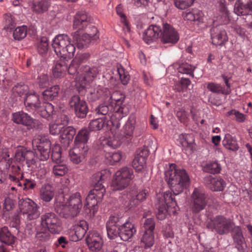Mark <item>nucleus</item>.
Here are the masks:
<instances>
[{
	"mask_svg": "<svg viewBox=\"0 0 252 252\" xmlns=\"http://www.w3.org/2000/svg\"><path fill=\"white\" fill-rule=\"evenodd\" d=\"M91 21V18L84 11L77 12L74 17L73 28L78 30L71 35L78 48H86L92 41L99 38L97 29L90 24Z\"/></svg>",
	"mask_w": 252,
	"mask_h": 252,
	"instance_id": "f257e3e1",
	"label": "nucleus"
},
{
	"mask_svg": "<svg viewBox=\"0 0 252 252\" xmlns=\"http://www.w3.org/2000/svg\"><path fill=\"white\" fill-rule=\"evenodd\" d=\"M106 171L98 172L92 175L91 180L94 188L91 190L86 198L84 206L85 213L90 218L93 217L97 211V203L103 197L105 189L102 185L103 181L108 177Z\"/></svg>",
	"mask_w": 252,
	"mask_h": 252,
	"instance_id": "f03ea898",
	"label": "nucleus"
},
{
	"mask_svg": "<svg viewBox=\"0 0 252 252\" xmlns=\"http://www.w3.org/2000/svg\"><path fill=\"white\" fill-rule=\"evenodd\" d=\"M164 174L165 180L174 195L179 194L189 186L190 179L186 170L174 163L169 165Z\"/></svg>",
	"mask_w": 252,
	"mask_h": 252,
	"instance_id": "7ed1b4c3",
	"label": "nucleus"
},
{
	"mask_svg": "<svg viewBox=\"0 0 252 252\" xmlns=\"http://www.w3.org/2000/svg\"><path fill=\"white\" fill-rule=\"evenodd\" d=\"M24 104L28 111L36 112L44 118H49L53 113L54 106L50 103H41L38 95L29 93L24 99Z\"/></svg>",
	"mask_w": 252,
	"mask_h": 252,
	"instance_id": "20e7f679",
	"label": "nucleus"
},
{
	"mask_svg": "<svg viewBox=\"0 0 252 252\" xmlns=\"http://www.w3.org/2000/svg\"><path fill=\"white\" fill-rule=\"evenodd\" d=\"M71 41V38L66 34H59L54 38L52 46L59 57L68 59L74 56L75 47Z\"/></svg>",
	"mask_w": 252,
	"mask_h": 252,
	"instance_id": "39448f33",
	"label": "nucleus"
},
{
	"mask_svg": "<svg viewBox=\"0 0 252 252\" xmlns=\"http://www.w3.org/2000/svg\"><path fill=\"white\" fill-rule=\"evenodd\" d=\"M178 210L177 203L169 190L164 192L162 197L159 200L157 217L159 220H164L167 212L175 214Z\"/></svg>",
	"mask_w": 252,
	"mask_h": 252,
	"instance_id": "423d86ee",
	"label": "nucleus"
},
{
	"mask_svg": "<svg viewBox=\"0 0 252 252\" xmlns=\"http://www.w3.org/2000/svg\"><path fill=\"white\" fill-rule=\"evenodd\" d=\"M134 129L135 123L131 120H127L121 130L120 134L118 136L114 135L113 137H109L106 145L113 149H116L121 145L122 142H129L133 137Z\"/></svg>",
	"mask_w": 252,
	"mask_h": 252,
	"instance_id": "0eeeda50",
	"label": "nucleus"
},
{
	"mask_svg": "<svg viewBox=\"0 0 252 252\" xmlns=\"http://www.w3.org/2000/svg\"><path fill=\"white\" fill-rule=\"evenodd\" d=\"M134 178L133 169L128 167H124L118 170L111 184L113 190H121L126 188L130 181Z\"/></svg>",
	"mask_w": 252,
	"mask_h": 252,
	"instance_id": "6e6552de",
	"label": "nucleus"
},
{
	"mask_svg": "<svg viewBox=\"0 0 252 252\" xmlns=\"http://www.w3.org/2000/svg\"><path fill=\"white\" fill-rule=\"evenodd\" d=\"M19 208L24 220L30 221L37 219L40 215V206L29 198H22L19 201Z\"/></svg>",
	"mask_w": 252,
	"mask_h": 252,
	"instance_id": "1a4fd4ad",
	"label": "nucleus"
},
{
	"mask_svg": "<svg viewBox=\"0 0 252 252\" xmlns=\"http://www.w3.org/2000/svg\"><path fill=\"white\" fill-rule=\"evenodd\" d=\"M234 226V223L231 219L220 215L216 216L207 224L208 228L220 235L228 233Z\"/></svg>",
	"mask_w": 252,
	"mask_h": 252,
	"instance_id": "9d476101",
	"label": "nucleus"
},
{
	"mask_svg": "<svg viewBox=\"0 0 252 252\" xmlns=\"http://www.w3.org/2000/svg\"><path fill=\"white\" fill-rule=\"evenodd\" d=\"M99 71L97 65H82L78 72V76L75 78L76 83L82 88L87 87L88 84L95 78Z\"/></svg>",
	"mask_w": 252,
	"mask_h": 252,
	"instance_id": "9b49d317",
	"label": "nucleus"
},
{
	"mask_svg": "<svg viewBox=\"0 0 252 252\" xmlns=\"http://www.w3.org/2000/svg\"><path fill=\"white\" fill-rule=\"evenodd\" d=\"M32 145L36 147L35 154L40 160L48 159L51 152V143L46 136L37 135L32 140Z\"/></svg>",
	"mask_w": 252,
	"mask_h": 252,
	"instance_id": "f8f14e48",
	"label": "nucleus"
},
{
	"mask_svg": "<svg viewBox=\"0 0 252 252\" xmlns=\"http://www.w3.org/2000/svg\"><path fill=\"white\" fill-rule=\"evenodd\" d=\"M41 226L46 228L51 233L59 234L62 230V221L54 212L44 213L40 217Z\"/></svg>",
	"mask_w": 252,
	"mask_h": 252,
	"instance_id": "ddd939ff",
	"label": "nucleus"
},
{
	"mask_svg": "<svg viewBox=\"0 0 252 252\" xmlns=\"http://www.w3.org/2000/svg\"><path fill=\"white\" fill-rule=\"evenodd\" d=\"M208 202L207 195L199 188H195L191 195L190 208L193 213L204 210Z\"/></svg>",
	"mask_w": 252,
	"mask_h": 252,
	"instance_id": "4468645a",
	"label": "nucleus"
},
{
	"mask_svg": "<svg viewBox=\"0 0 252 252\" xmlns=\"http://www.w3.org/2000/svg\"><path fill=\"white\" fill-rule=\"evenodd\" d=\"M12 120L14 123L26 126L28 128H39L41 124L38 120L33 119L29 114L23 111L12 113Z\"/></svg>",
	"mask_w": 252,
	"mask_h": 252,
	"instance_id": "2eb2a0df",
	"label": "nucleus"
},
{
	"mask_svg": "<svg viewBox=\"0 0 252 252\" xmlns=\"http://www.w3.org/2000/svg\"><path fill=\"white\" fill-rule=\"evenodd\" d=\"M70 107L74 111L77 117H85L88 112L86 102L78 95L72 96L69 102Z\"/></svg>",
	"mask_w": 252,
	"mask_h": 252,
	"instance_id": "dca6fc26",
	"label": "nucleus"
},
{
	"mask_svg": "<svg viewBox=\"0 0 252 252\" xmlns=\"http://www.w3.org/2000/svg\"><path fill=\"white\" fill-rule=\"evenodd\" d=\"M179 39V33L172 26L167 23L162 25L160 40L163 43L175 44L178 42Z\"/></svg>",
	"mask_w": 252,
	"mask_h": 252,
	"instance_id": "f3484780",
	"label": "nucleus"
},
{
	"mask_svg": "<svg viewBox=\"0 0 252 252\" xmlns=\"http://www.w3.org/2000/svg\"><path fill=\"white\" fill-rule=\"evenodd\" d=\"M122 218L118 216H111L106 223V229L109 238L114 239L120 237Z\"/></svg>",
	"mask_w": 252,
	"mask_h": 252,
	"instance_id": "a211bd4d",
	"label": "nucleus"
},
{
	"mask_svg": "<svg viewBox=\"0 0 252 252\" xmlns=\"http://www.w3.org/2000/svg\"><path fill=\"white\" fill-rule=\"evenodd\" d=\"M86 242L89 249L93 252H98L102 248L103 242L101 234L96 231L89 232Z\"/></svg>",
	"mask_w": 252,
	"mask_h": 252,
	"instance_id": "6ab92c4d",
	"label": "nucleus"
},
{
	"mask_svg": "<svg viewBox=\"0 0 252 252\" xmlns=\"http://www.w3.org/2000/svg\"><path fill=\"white\" fill-rule=\"evenodd\" d=\"M88 224L84 220H80L73 226V229L69 233L70 239L72 241L76 242L81 240L85 236L88 229Z\"/></svg>",
	"mask_w": 252,
	"mask_h": 252,
	"instance_id": "aec40b11",
	"label": "nucleus"
},
{
	"mask_svg": "<svg viewBox=\"0 0 252 252\" xmlns=\"http://www.w3.org/2000/svg\"><path fill=\"white\" fill-rule=\"evenodd\" d=\"M162 28L155 25H151L145 31L143 39L147 44L156 41L158 38H160Z\"/></svg>",
	"mask_w": 252,
	"mask_h": 252,
	"instance_id": "412c9836",
	"label": "nucleus"
},
{
	"mask_svg": "<svg viewBox=\"0 0 252 252\" xmlns=\"http://www.w3.org/2000/svg\"><path fill=\"white\" fill-rule=\"evenodd\" d=\"M149 151L145 148L137 151L136 154L133 160L132 166L136 172H141L145 167Z\"/></svg>",
	"mask_w": 252,
	"mask_h": 252,
	"instance_id": "4be33fe9",
	"label": "nucleus"
},
{
	"mask_svg": "<svg viewBox=\"0 0 252 252\" xmlns=\"http://www.w3.org/2000/svg\"><path fill=\"white\" fill-rule=\"evenodd\" d=\"M210 33L212 43L214 45H222L227 40L226 33L221 26L212 27Z\"/></svg>",
	"mask_w": 252,
	"mask_h": 252,
	"instance_id": "5701e85b",
	"label": "nucleus"
},
{
	"mask_svg": "<svg viewBox=\"0 0 252 252\" xmlns=\"http://www.w3.org/2000/svg\"><path fill=\"white\" fill-rule=\"evenodd\" d=\"M204 181L206 186L214 191H221L226 186L225 182L220 177L209 175L205 177Z\"/></svg>",
	"mask_w": 252,
	"mask_h": 252,
	"instance_id": "b1692460",
	"label": "nucleus"
},
{
	"mask_svg": "<svg viewBox=\"0 0 252 252\" xmlns=\"http://www.w3.org/2000/svg\"><path fill=\"white\" fill-rule=\"evenodd\" d=\"M221 77L227 87L226 89L223 88L220 84L210 82L207 85V89L214 93L228 94L230 92V84L229 82L231 77L225 74L222 75Z\"/></svg>",
	"mask_w": 252,
	"mask_h": 252,
	"instance_id": "393cba45",
	"label": "nucleus"
},
{
	"mask_svg": "<svg viewBox=\"0 0 252 252\" xmlns=\"http://www.w3.org/2000/svg\"><path fill=\"white\" fill-rule=\"evenodd\" d=\"M90 137V131L87 128L80 129L77 133L74 140V146L88 151L87 143Z\"/></svg>",
	"mask_w": 252,
	"mask_h": 252,
	"instance_id": "a878e982",
	"label": "nucleus"
},
{
	"mask_svg": "<svg viewBox=\"0 0 252 252\" xmlns=\"http://www.w3.org/2000/svg\"><path fill=\"white\" fill-rule=\"evenodd\" d=\"M0 152L2 153V155H1L2 158H4V159L0 161V181L2 182L5 180L8 175L9 163L5 158L9 157V155L8 149L5 147H1L0 148Z\"/></svg>",
	"mask_w": 252,
	"mask_h": 252,
	"instance_id": "bb28decb",
	"label": "nucleus"
},
{
	"mask_svg": "<svg viewBox=\"0 0 252 252\" xmlns=\"http://www.w3.org/2000/svg\"><path fill=\"white\" fill-rule=\"evenodd\" d=\"M136 232L134 225L130 221L129 219L123 225H121L120 238L124 241H128Z\"/></svg>",
	"mask_w": 252,
	"mask_h": 252,
	"instance_id": "cd10ccee",
	"label": "nucleus"
},
{
	"mask_svg": "<svg viewBox=\"0 0 252 252\" xmlns=\"http://www.w3.org/2000/svg\"><path fill=\"white\" fill-rule=\"evenodd\" d=\"M76 134L75 129L72 126L63 127L60 135V141L64 147H67L72 141Z\"/></svg>",
	"mask_w": 252,
	"mask_h": 252,
	"instance_id": "c85d7f7f",
	"label": "nucleus"
},
{
	"mask_svg": "<svg viewBox=\"0 0 252 252\" xmlns=\"http://www.w3.org/2000/svg\"><path fill=\"white\" fill-rule=\"evenodd\" d=\"M66 60L61 58L53 67L52 73L55 78H62L65 75L67 69Z\"/></svg>",
	"mask_w": 252,
	"mask_h": 252,
	"instance_id": "c756f323",
	"label": "nucleus"
},
{
	"mask_svg": "<svg viewBox=\"0 0 252 252\" xmlns=\"http://www.w3.org/2000/svg\"><path fill=\"white\" fill-rule=\"evenodd\" d=\"M125 99V95L119 91H115L111 94L109 101L113 107L115 106L116 107L114 110V111H115V116L119 114L118 111H120V108L121 107Z\"/></svg>",
	"mask_w": 252,
	"mask_h": 252,
	"instance_id": "7c9ffc66",
	"label": "nucleus"
},
{
	"mask_svg": "<svg viewBox=\"0 0 252 252\" xmlns=\"http://www.w3.org/2000/svg\"><path fill=\"white\" fill-rule=\"evenodd\" d=\"M68 206L74 210V213L75 212L78 214L80 212L82 207V199L81 194L79 192H76L73 194H72L69 197L66 202Z\"/></svg>",
	"mask_w": 252,
	"mask_h": 252,
	"instance_id": "2f4dec72",
	"label": "nucleus"
},
{
	"mask_svg": "<svg viewBox=\"0 0 252 252\" xmlns=\"http://www.w3.org/2000/svg\"><path fill=\"white\" fill-rule=\"evenodd\" d=\"M252 15V0H237V15Z\"/></svg>",
	"mask_w": 252,
	"mask_h": 252,
	"instance_id": "473e14b6",
	"label": "nucleus"
},
{
	"mask_svg": "<svg viewBox=\"0 0 252 252\" xmlns=\"http://www.w3.org/2000/svg\"><path fill=\"white\" fill-rule=\"evenodd\" d=\"M50 232L48 229L41 226V228L37 229L35 235L36 243L39 245H44L50 242L51 240Z\"/></svg>",
	"mask_w": 252,
	"mask_h": 252,
	"instance_id": "72a5a7b5",
	"label": "nucleus"
},
{
	"mask_svg": "<svg viewBox=\"0 0 252 252\" xmlns=\"http://www.w3.org/2000/svg\"><path fill=\"white\" fill-rule=\"evenodd\" d=\"M55 195L54 188L49 184L43 185L40 189V199L44 202H49L53 198Z\"/></svg>",
	"mask_w": 252,
	"mask_h": 252,
	"instance_id": "f704fd0d",
	"label": "nucleus"
},
{
	"mask_svg": "<svg viewBox=\"0 0 252 252\" xmlns=\"http://www.w3.org/2000/svg\"><path fill=\"white\" fill-rule=\"evenodd\" d=\"M87 152V151L74 146L72 149L69 151L70 160L75 164L79 163L84 158Z\"/></svg>",
	"mask_w": 252,
	"mask_h": 252,
	"instance_id": "c9c22d12",
	"label": "nucleus"
},
{
	"mask_svg": "<svg viewBox=\"0 0 252 252\" xmlns=\"http://www.w3.org/2000/svg\"><path fill=\"white\" fill-rule=\"evenodd\" d=\"M184 19L199 24L203 22L204 15L202 12L199 9H192L191 11L186 13Z\"/></svg>",
	"mask_w": 252,
	"mask_h": 252,
	"instance_id": "e433bc0d",
	"label": "nucleus"
},
{
	"mask_svg": "<svg viewBox=\"0 0 252 252\" xmlns=\"http://www.w3.org/2000/svg\"><path fill=\"white\" fill-rule=\"evenodd\" d=\"M29 87L25 84H17L15 85L11 90V97L14 100H17V98L25 95V97L29 94Z\"/></svg>",
	"mask_w": 252,
	"mask_h": 252,
	"instance_id": "4c0bfd02",
	"label": "nucleus"
},
{
	"mask_svg": "<svg viewBox=\"0 0 252 252\" xmlns=\"http://www.w3.org/2000/svg\"><path fill=\"white\" fill-rule=\"evenodd\" d=\"M218 8L221 14L218 17L219 22L221 24H226L229 21L228 11L226 7L225 0H220L218 2Z\"/></svg>",
	"mask_w": 252,
	"mask_h": 252,
	"instance_id": "58836bf2",
	"label": "nucleus"
},
{
	"mask_svg": "<svg viewBox=\"0 0 252 252\" xmlns=\"http://www.w3.org/2000/svg\"><path fill=\"white\" fill-rule=\"evenodd\" d=\"M15 238L11 233L7 227H3L0 229V241L8 245L13 244Z\"/></svg>",
	"mask_w": 252,
	"mask_h": 252,
	"instance_id": "ea45409f",
	"label": "nucleus"
},
{
	"mask_svg": "<svg viewBox=\"0 0 252 252\" xmlns=\"http://www.w3.org/2000/svg\"><path fill=\"white\" fill-rule=\"evenodd\" d=\"M40 161L36 162L35 164L36 167L29 169V170L36 172V174L38 178L42 179L45 177L46 174L49 172V169L47 165L42 163Z\"/></svg>",
	"mask_w": 252,
	"mask_h": 252,
	"instance_id": "a19ab883",
	"label": "nucleus"
},
{
	"mask_svg": "<svg viewBox=\"0 0 252 252\" xmlns=\"http://www.w3.org/2000/svg\"><path fill=\"white\" fill-rule=\"evenodd\" d=\"M103 93V89L100 86L90 88L88 94V98L91 101H95L102 96Z\"/></svg>",
	"mask_w": 252,
	"mask_h": 252,
	"instance_id": "79ce46f5",
	"label": "nucleus"
},
{
	"mask_svg": "<svg viewBox=\"0 0 252 252\" xmlns=\"http://www.w3.org/2000/svg\"><path fill=\"white\" fill-rule=\"evenodd\" d=\"M195 68V66L192 65L188 63H183L179 64L177 67V70L178 72L181 74L189 75L193 78V71Z\"/></svg>",
	"mask_w": 252,
	"mask_h": 252,
	"instance_id": "37998d69",
	"label": "nucleus"
},
{
	"mask_svg": "<svg viewBox=\"0 0 252 252\" xmlns=\"http://www.w3.org/2000/svg\"><path fill=\"white\" fill-rule=\"evenodd\" d=\"M106 125H107L106 118H100L91 121L89 124V128L92 131L99 130Z\"/></svg>",
	"mask_w": 252,
	"mask_h": 252,
	"instance_id": "c03bdc74",
	"label": "nucleus"
},
{
	"mask_svg": "<svg viewBox=\"0 0 252 252\" xmlns=\"http://www.w3.org/2000/svg\"><path fill=\"white\" fill-rule=\"evenodd\" d=\"M57 211L61 216L66 219L74 217L78 214L76 212L75 213H74L75 211L68 206L67 203H66V204L61 206L60 209H58Z\"/></svg>",
	"mask_w": 252,
	"mask_h": 252,
	"instance_id": "a18cd8bd",
	"label": "nucleus"
},
{
	"mask_svg": "<svg viewBox=\"0 0 252 252\" xmlns=\"http://www.w3.org/2000/svg\"><path fill=\"white\" fill-rule=\"evenodd\" d=\"M50 4L49 0H41L34 3L33 11L38 14L42 13L48 10Z\"/></svg>",
	"mask_w": 252,
	"mask_h": 252,
	"instance_id": "49530a36",
	"label": "nucleus"
},
{
	"mask_svg": "<svg viewBox=\"0 0 252 252\" xmlns=\"http://www.w3.org/2000/svg\"><path fill=\"white\" fill-rule=\"evenodd\" d=\"M141 243L145 248L153 246L154 244V232H144L141 238Z\"/></svg>",
	"mask_w": 252,
	"mask_h": 252,
	"instance_id": "de8ad7c7",
	"label": "nucleus"
},
{
	"mask_svg": "<svg viewBox=\"0 0 252 252\" xmlns=\"http://www.w3.org/2000/svg\"><path fill=\"white\" fill-rule=\"evenodd\" d=\"M25 161H26L27 167L29 169L36 167L35 164L39 161L36 160L35 153L33 151H27L26 150L25 156Z\"/></svg>",
	"mask_w": 252,
	"mask_h": 252,
	"instance_id": "09e8293b",
	"label": "nucleus"
},
{
	"mask_svg": "<svg viewBox=\"0 0 252 252\" xmlns=\"http://www.w3.org/2000/svg\"><path fill=\"white\" fill-rule=\"evenodd\" d=\"M67 171L68 168L64 163H57L52 168V173L56 177L64 176Z\"/></svg>",
	"mask_w": 252,
	"mask_h": 252,
	"instance_id": "8fccbe9b",
	"label": "nucleus"
},
{
	"mask_svg": "<svg viewBox=\"0 0 252 252\" xmlns=\"http://www.w3.org/2000/svg\"><path fill=\"white\" fill-rule=\"evenodd\" d=\"M117 73L119 75L121 83L124 85L127 84L130 79V76L128 72L121 65H118L117 66Z\"/></svg>",
	"mask_w": 252,
	"mask_h": 252,
	"instance_id": "3c124183",
	"label": "nucleus"
},
{
	"mask_svg": "<svg viewBox=\"0 0 252 252\" xmlns=\"http://www.w3.org/2000/svg\"><path fill=\"white\" fill-rule=\"evenodd\" d=\"M204 171L211 174H217L220 172L221 166L218 162L211 161L207 163L204 167Z\"/></svg>",
	"mask_w": 252,
	"mask_h": 252,
	"instance_id": "603ef678",
	"label": "nucleus"
},
{
	"mask_svg": "<svg viewBox=\"0 0 252 252\" xmlns=\"http://www.w3.org/2000/svg\"><path fill=\"white\" fill-rule=\"evenodd\" d=\"M122 157V153L120 152H110L106 153L105 155L106 161L112 165L119 162Z\"/></svg>",
	"mask_w": 252,
	"mask_h": 252,
	"instance_id": "864d4df0",
	"label": "nucleus"
},
{
	"mask_svg": "<svg viewBox=\"0 0 252 252\" xmlns=\"http://www.w3.org/2000/svg\"><path fill=\"white\" fill-rule=\"evenodd\" d=\"M27 34V27L22 26L16 28L13 32V36L15 40H20L24 39Z\"/></svg>",
	"mask_w": 252,
	"mask_h": 252,
	"instance_id": "5fc2aeb1",
	"label": "nucleus"
},
{
	"mask_svg": "<svg viewBox=\"0 0 252 252\" xmlns=\"http://www.w3.org/2000/svg\"><path fill=\"white\" fill-rule=\"evenodd\" d=\"M49 47L48 40L45 37L41 38L37 44V50L39 54L43 55L47 53Z\"/></svg>",
	"mask_w": 252,
	"mask_h": 252,
	"instance_id": "6e6d98bb",
	"label": "nucleus"
},
{
	"mask_svg": "<svg viewBox=\"0 0 252 252\" xmlns=\"http://www.w3.org/2000/svg\"><path fill=\"white\" fill-rule=\"evenodd\" d=\"M60 87L58 85H55L51 87L49 89L44 91L43 95L46 97L47 99H53L58 95Z\"/></svg>",
	"mask_w": 252,
	"mask_h": 252,
	"instance_id": "4d7b16f0",
	"label": "nucleus"
},
{
	"mask_svg": "<svg viewBox=\"0 0 252 252\" xmlns=\"http://www.w3.org/2000/svg\"><path fill=\"white\" fill-rule=\"evenodd\" d=\"M223 142L226 148L232 151L236 150V140L235 137H232L230 134H227Z\"/></svg>",
	"mask_w": 252,
	"mask_h": 252,
	"instance_id": "13d9d810",
	"label": "nucleus"
},
{
	"mask_svg": "<svg viewBox=\"0 0 252 252\" xmlns=\"http://www.w3.org/2000/svg\"><path fill=\"white\" fill-rule=\"evenodd\" d=\"M115 108L111 105L110 106L107 105L105 104H100L96 109L95 112L96 114H100L102 115H108L109 116H111L110 114Z\"/></svg>",
	"mask_w": 252,
	"mask_h": 252,
	"instance_id": "bf43d9fd",
	"label": "nucleus"
},
{
	"mask_svg": "<svg viewBox=\"0 0 252 252\" xmlns=\"http://www.w3.org/2000/svg\"><path fill=\"white\" fill-rule=\"evenodd\" d=\"M80 67L79 63L74 60L71 62L68 67V73L73 76L72 78L76 82L75 78L78 76V72H80Z\"/></svg>",
	"mask_w": 252,
	"mask_h": 252,
	"instance_id": "052dcab7",
	"label": "nucleus"
},
{
	"mask_svg": "<svg viewBox=\"0 0 252 252\" xmlns=\"http://www.w3.org/2000/svg\"><path fill=\"white\" fill-rule=\"evenodd\" d=\"M52 159L57 163H60L61 161V147L59 144H55L52 148Z\"/></svg>",
	"mask_w": 252,
	"mask_h": 252,
	"instance_id": "680f3d73",
	"label": "nucleus"
},
{
	"mask_svg": "<svg viewBox=\"0 0 252 252\" xmlns=\"http://www.w3.org/2000/svg\"><path fill=\"white\" fill-rule=\"evenodd\" d=\"M237 250L240 252H245L247 246L244 242V238L241 235L239 227L237 226Z\"/></svg>",
	"mask_w": 252,
	"mask_h": 252,
	"instance_id": "e2e57ef3",
	"label": "nucleus"
},
{
	"mask_svg": "<svg viewBox=\"0 0 252 252\" xmlns=\"http://www.w3.org/2000/svg\"><path fill=\"white\" fill-rule=\"evenodd\" d=\"M175 6L180 9H185L190 6L195 0H173Z\"/></svg>",
	"mask_w": 252,
	"mask_h": 252,
	"instance_id": "0e129e2a",
	"label": "nucleus"
},
{
	"mask_svg": "<svg viewBox=\"0 0 252 252\" xmlns=\"http://www.w3.org/2000/svg\"><path fill=\"white\" fill-rule=\"evenodd\" d=\"M144 232H154L155 227L154 219L152 218L146 219L143 223Z\"/></svg>",
	"mask_w": 252,
	"mask_h": 252,
	"instance_id": "69168bd1",
	"label": "nucleus"
},
{
	"mask_svg": "<svg viewBox=\"0 0 252 252\" xmlns=\"http://www.w3.org/2000/svg\"><path fill=\"white\" fill-rule=\"evenodd\" d=\"M23 176H21V180L23 181L22 187L24 190H29L33 189L35 186L36 183L35 181L31 179H22Z\"/></svg>",
	"mask_w": 252,
	"mask_h": 252,
	"instance_id": "338daca9",
	"label": "nucleus"
},
{
	"mask_svg": "<svg viewBox=\"0 0 252 252\" xmlns=\"http://www.w3.org/2000/svg\"><path fill=\"white\" fill-rule=\"evenodd\" d=\"M63 126L61 124H52L50 125L49 130L52 135H56L62 133Z\"/></svg>",
	"mask_w": 252,
	"mask_h": 252,
	"instance_id": "774afa93",
	"label": "nucleus"
}]
</instances>
